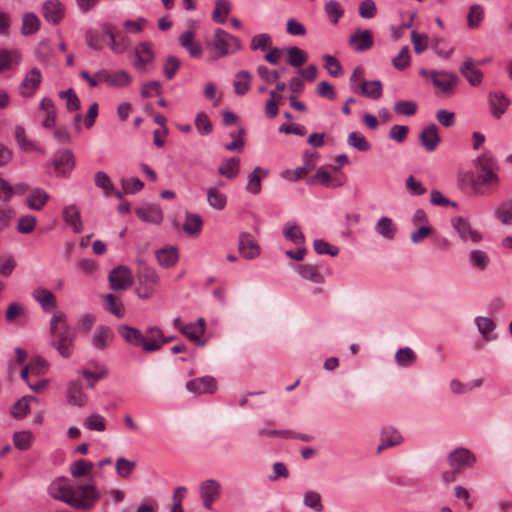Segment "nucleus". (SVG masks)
<instances>
[{"label":"nucleus","mask_w":512,"mask_h":512,"mask_svg":"<svg viewBox=\"0 0 512 512\" xmlns=\"http://www.w3.org/2000/svg\"><path fill=\"white\" fill-rule=\"evenodd\" d=\"M49 495L76 510H90L100 498L94 484H71L64 477L55 479L48 487Z\"/></svg>","instance_id":"obj_1"},{"label":"nucleus","mask_w":512,"mask_h":512,"mask_svg":"<svg viewBox=\"0 0 512 512\" xmlns=\"http://www.w3.org/2000/svg\"><path fill=\"white\" fill-rule=\"evenodd\" d=\"M478 169V176L475 178L471 174H465L459 178V184L463 190L469 188L474 194H483L482 185L495 186L500 182L497 174L499 165L491 153L485 152L475 160Z\"/></svg>","instance_id":"obj_2"},{"label":"nucleus","mask_w":512,"mask_h":512,"mask_svg":"<svg viewBox=\"0 0 512 512\" xmlns=\"http://www.w3.org/2000/svg\"><path fill=\"white\" fill-rule=\"evenodd\" d=\"M51 346L63 358H69L74 353V342L77 337L76 329L67 323V315L60 310L54 312L49 322Z\"/></svg>","instance_id":"obj_3"},{"label":"nucleus","mask_w":512,"mask_h":512,"mask_svg":"<svg viewBox=\"0 0 512 512\" xmlns=\"http://www.w3.org/2000/svg\"><path fill=\"white\" fill-rule=\"evenodd\" d=\"M136 263L137 287L135 289V293L141 299H148L159 287L160 278L155 269L149 266L143 258H137Z\"/></svg>","instance_id":"obj_4"},{"label":"nucleus","mask_w":512,"mask_h":512,"mask_svg":"<svg viewBox=\"0 0 512 512\" xmlns=\"http://www.w3.org/2000/svg\"><path fill=\"white\" fill-rule=\"evenodd\" d=\"M118 333L127 344L141 347L145 353L159 351V345L155 341H147L146 335L135 327L121 324L118 326Z\"/></svg>","instance_id":"obj_5"},{"label":"nucleus","mask_w":512,"mask_h":512,"mask_svg":"<svg viewBox=\"0 0 512 512\" xmlns=\"http://www.w3.org/2000/svg\"><path fill=\"white\" fill-rule=\"evenodd\" d=\"M211 45L217 50L218 57H224L241 49L240 40L221 28L215 30Z\"/></svg>","instance_id":"obj_6"},{"label":"nucleus","mask_w":512,"mask_h":512,"mask_svg":"<svg viewBox=\"0 0 512 512\" xmlns=\"http://www.w3.org/2000/svg\"><path fill=\"white\" fill-rule=\"evenodd\" d=\"M420 74L426 77H430L433 85L439 88L441 92L445 94H450L458 82V77L456 74L448 71H428L421 69Z\"/></svg>","instance_id":"obj_7"},{"label":"nucleus","mask_w":512,"mask_h":512,"mask_svg":"<svg viewBox=\"0 0 512 512\" xmlns=\"http://www.w3.org/2000/svg\"><path fill=\"white\" fill-rule=\"evenodd\" d=\"M108 280L110 288L119 291L130 288L134 282V277L129 267L119 265L110 271Z\"/></svg>","instance_id":"obj_8"},{"label":"nucleus","mask_w":512,"mask_h":512,"mask_svg":"<svg viewBox=\"0 0 512 512\" xmlns=\"http://www.w3.org/2000/svg\"><path fill=\"white\" fill-rule=\"evenodd\" d=\"M96 78L113 88L127 87L132 82L131 75L125 70L109 71L107 69H100L96 72Z\"/></svg>","instance_id":"obj_9"},{"label":"nucleus","mask_w":512,"mask_h":512,"mask_svg":"<svg viewBox=\"0 0 512 512\" xmlns=\"http://www.w3.org/2000/svg\"><path fill=\"white\" fill-rule=\"evenodd\" d=\"M447 461L451 468L460 470L462 468L472 467L476 462V457L467 448L460 447L449 453Z\"/></svg>","instance_id":"obj_10"},{"label":"nucleus","mask_w":512,"mask_h":512,"mask_svg":"<svg viewBox=\"0 0 512 512\" xmlns=\"http://www.w3.org/2000/svg\"><path fill=\"white\" fill-rule=\"evenodd\" d=\"M199 492L203 506L211 510L213 503L220 497L221 484L215 479H207L200 484Z\"/></svg>","instance_id":"obj_11"},{"label":"nucleus","mask_w":512,"mask_h":512,"mask_svg":"<svg viewBox=\"0 0 512 512\" xmlns=\"http://www.w3.org/2000/svg\"><path fill=\"white\" fill-rule=\"evenodd\" d=\"M42 82V73L40 69L34 67L24 76L20 86L19 93L25 98L32 97L38 90Z\"/></svg>","instance_id":"obj_12"},{"label":"nucleus","mask_w":512,"mask_h":512,"mask_svg":"<svg viewBox=\"0 0 512 512\" xmlns=\"http://www.w3.org/2000/svg\"><path fill=\"white\" fill-rule=\"evenodd\" d=\"M452 226L464 242L478 243L482 240V235L463 217L453 218Z\"/></svg>","instance_id":"obj_13"},{"label":"nucleus","mask_w":512,"mask_h":512,"mask_svg":"<svg viewBox=\"0 0 512 512\" xmlns=\"http://www.w3.org/2000/svg\"><path fill=\"white\" fill-rule=\"evenodd\" d=\"M186 389L194 395L213 394L217 390V381L212 376L195 378L186 383Z\"/></svg>","instance_id":"obj_14"},{"label":"nucleus","mask_w":512,"mask_h":512,"mask_svg":"<svg viewBox=\"0 0 512 512\" xmlns=\"http://www.w3.org/2000/svg\"><path fill=\"white\" fill-rule=\"evenodd\" d=\"M373 36L369 30L356 29L348 39V44L356 52H365L373 46Z\"/></svg>","instance_id":"obj_15"},{"label":"nucleus","mask_w":512,"mask_h":512,"mask_svg":"<svg viewBox=\"0 0 512 512\" xmlns=\"http://www.w3.org/2000/svg\"><path fill=\"white\" fill-rule=\"evenodd\" d=\"M42 14L53 25L59 24L65 15V7L60 0H47L43 3Z\"/></svg>","instance_id":"obj_16"},{"label":"nucleus","mask_w":512,"mask_h":512,"mask_svg":"<svg viewBox=\"0 0 512 512\" xmlns=\"http://www.w3.org/2000/svg\"><path fill=\"white\" fill-rule=\"evenodd\" d=\"M238 249L241 256L248 260L258 257L261 253L260 246L254 237L247 232H242L240 234Z\"/></svg>","instance_id":"obj_17"},{"label":"nucleus","mask_w":512,"mask_h":512,"mask_svg":"<svg viewBox=\"0 0 512 512\" xmlns=\"http://www.w3.org/2000/svg\"><path fill=\"white\" fill-rule=\"evenodd\" d=\"M487 98L490 112L496 119H500L511 104L503 92H489Z\"/></svg>","instance_id":"obj_18"},{"label":"nucleus","mask_w":512,"mask_h":512,"mask_svg":"<svg viewBox=\"0 0 512 512\" xmlns=\"http://www.w3.org/2000/svg\"><path fill=\"white\" fill-rule=\"evenodd\" d=\"M135 57L136 60L133 65L138 70H144L147 65L153 63L154 52L151 44L149 42H141L138 44L135 48Z\"/></svg>","instance_id":"obj_19"},{"label":"nucleus","mask_w":512,"mask_h":512,"mask_svg":"<svg viewBox=\"0 0 512 512\" xmlns=\"http://www.w3.org/2000/svg\"><path fill=\"white\" fill-rule=\"evenodd\" d=\"M114 339V333L112 329L106 325H100L97 327L92 339L91 344L93 348L97 350H105Z\"/></svg>","instance_id":"obj_20"},{"label":"nucleus","mask_w":512,"mask_h":512,"mask_svg":"<svg viewBox=\"0 0 512 512\" xmlns=\"http://www.w3.org/2000/svg\"><path fill=\"white\" fill-rule=\"evenodd\" d=\"M460 73L471 86H479L483 81V73L474 65L472 58L468 57L459 68Z\"/></svg>","instance_id":"obj_21"},{"label":"nucleus","mask_w":512,"mask_h":512,"mask_svg":"<svg viewBox=\"0 0 512 512\" xmlns=\"http://www.w3.org/2000/svg\"><path fill=\"white\" fill-rule=\"evenodd\" d=\"M33 299L39 303L46 313L56 309L57 302L54 294L45 288L38 287L32 292Z\"/></svg>","instance_id":"obj_22"},{"label":"nucleus","mask_w":512,"mask_h":512,"mask_svg":"<svg viewBox=\"0 0 512 512\" xmlns=\"http://www.w3.org/2000/svg\"><path fill=\"white\" fill-rule=\"evenodd\" d=\"M181 333L196 343L198 346H203L205 341L201 340L205 333V320L199 318L195 323H189L181 328Z\"/></svg>","instance_id":"obj_23"},{"label":"nucleus","mask_w":512,"mask_h":512,"mask_svg":"<svg viewBox=\"0 0 512 512\" xmlns=\"http://www.w3.org/2000/svg\"><path fill=\"white\" fill-rule=\"evenodd\" d=\"M180 45L188 51L191 57L200 58L202 56V46L199 42L195 41V33L191 30H187L180 34L179 38Z\"/></svg>","instance_id":"obj_24"},{"label":"nucleus","mask_w":512,"mask_h":512,"mask_svg":"<svg viewBox=\"0 0 512 512\" xmlns=\"http://www.w3.org/2000/svg\"><path fill=\"white\" fill-rule=\"evenodd\" d=\"M53 166L63 175L70 173L75 166V160L72 151L66 149L57 153L54 157Z\"/></svg>","instance_id":"obj_25"},{"label":"nucleus","mask_w":512,"mask_h":512,"mask_svg":"<svg viewBox=\"0 0 512 512\" xmlns=\"http://www.w3.org/2000/svg\"><path fill=\"white\" fill-rule=\"evenodd\" d=\"M66 397L69 404L78 407L84 406L88 401L80 381H72L68 384Z\"/></svg>","instance_id":"obj_26"},{"label":"nucleus","mask_w":512,"mask_h":512,"mask_svg":"<svg viewBox=\"0 0 512 512\" xmlns=\"http://www.w3.org/2000/svg\"><path fill=\"white\" fill-rule=\"evenodd\" d=\"M420 141L428 152L435 151L440 142L437 125L430 124L426 126L420 134Z\"/></svg>","instance_id":"obj_27"},{"label":"nucleus","mask_w":512,"mask_h":512,"mask_svg":"<svg viewBox=\"0 0 512 512\" xmlns=\"http://www.w3.org/2000/svg\"><path fill=\"white\" fill-rule=\"evenodd\" d=\"M358 91L369 99L377 100L382 96V82L380 80H363L357 87V92Z\"/></svg>","instance_id":"obj_28"},{"label":"nucleus","mask_w":512,"mask_h":512,"mask_svg":"<svg viewBox=\"0 0 512 512\" xmlns=\"http://www.w3.org/2000/svg\"><path fill=\"white\" fill-rule=\"evenodd\" d=\"M269 172L267 169H263L261 167H255L253 171L248 176V182L246 185V190L253 194L257 195L261 192L262 184L261 181L263 178L268 176Z\"/></svg>","instance_id":"obj_29"},{"label":"nucleus","mask_w":512,"mask_h":512,"mask_svg":"<svg viewBox=\"0 0 512 512\" xmlns=\"http://www.w3.org/2000/svg\"><path fill=\"white\" fill-rule=\"evenodd\" d=\"M48 200L49 195L46 191L41 188H34L29 192L25 203L30 209L40 211Z\"/></svg>","instance_id":"obj_30"},{"label":"nucleus","mask_w":512,"mask_h":512,"mask_svg":"<svg viewBox=\"0 0 512 512\" xmlns=\"http://www.w3.org/2000/svg\"><path fill=\"white\" fill-rule=\"evenodd\" d=\"M63 220L73 228L75 233L83 230V224L80 218V211L75 205H69L63 208Z\"/></svg>","instance_id":"obj_31"},{"label":"nucleus","mask_w":512,"mask_h":512,"mask_svg":"<svg viewBox=\"0 0 512 512\" xmlns=\"http://www.w3.org/2000/svg\"><path fill=\"white\" fill-rule=\"evenodd\" d=\"M403 438L400 433L392 427H386L381 432V443L377 447V452L380 453L386 448L396 446L402 442Z\"/></svg>","instance_id":"obj_32"},{"label":"nucleus","mask_w":512,"mask_h":512,"mask_svg":"<svg viewBox=\"0 0 512 512\" xmlns=\"http://www.w3.org/2000/svg\"><path fill=\"white\" fill-rule=\"evenodd\" d=\"M136 215L144 222L151 224H160L163 220L161 209L155 205H148L147 207L139 208L136 210Z\"/></svg>","instance_id":"obj_33"},{"label":"nucleus","mask_w":512,"mask_h":512,"mask_svg":"<svg viewBox=\"0 0 512 512\" xmlns=\"http://www.w3.org/2000/svg\"><path fill=\"white\" fill-rule=\"evenodd\" d=\"M156 258L161 266L171 268L178 261V250L175 246L161 248L156 251Z\"/></svg>","instance_id":"obj_34"},{"label":"nucleus","mask_w":512,"mask_h":512,"mask_svg":"<svg viewBox=\"0 0 512 512\" xmlns=\"http://www.w3.org/2000/svg\"><path fill=\"white\" fill-rule=\"evenodd\" d=\"M320 267L314 264H303L297 267L299 275L308 281L316 284L324 283V276L319 271Z\"/></svg>","instance_id":"obj_35"},{"label":"nucleus","mask_w":512,"mask_h":512,"mask_svg":"<svg viewBox=\"0 0 512 512\" xmlns=\"http://www.w3.org/2000/svg\"><path fill=\"white\" fill-rule=\"evenodd\" d=\"M252 76L249 71L241 70L235 74L233 81L234 93L239 96L245 95L251 86Z\"/></svg>","instance_id":"obj_36"},{"label":"nucleus","mask_w":512,"mask_h":512,"mask_svg":"<svg viewBox=\"0 0 512 512\" xmlns=\"http://www.w3.org/2000/svg\"><path fill=\"white\" fill-rule=\"evenodd\" d=\"M31 402H38V398L30 395L23 396L11 408V415L16 419H23L30 411Z\"/></svg>","instance_id":"obj_37"},{"label":"nucleus","mask_w":512,"mask_h":512,"mask_svg":"<svg viewBox=\"0 0 512 512\" xmlns=\"http://www.w3.org/2000/svg\"><path fill=\"white\" fill-rule=\"evenodd\" d=\"M40 109L45 112V118L42 120V126L51 128L56 122V109L52 99L44 97L40 102Z\"/></svg>","instance_id":"obj_38"},{"label":"nucleus","mask_w":512,"mask_h":512,"mask_svg":"<svg viewBox=\"0 0 512 512\" xmlns=\"http://www.w3.org/2000/svg\"><path fill=\"white\" fill-rule=\"evenodd\" d=\"M284 237L295 245H304L305 236L295 222H286L283 228Z\"/></svg>","instance_id":"obj_39"},{"label":"nucleus","mask_w":512,"mask_h":512,"mask_svg":"<svg viewBox=\"0 0 512 512\" xmlns=\"http://www.w3.org/2000/svg\"><path fill=\"white\" fill-rule=\"evenodd\" d=\"M41 21L34 13H25L22 17L21 33L24 36L33 35L39 31Z\"/></svg>","instance_id":"obj_40"},{"label":"nucleus","mask_w":512,"mask_h":512,"mask_svg":"<svg viewBox=\"0 0 512 512\" xmlns=\"http://www.w3.org/2000/svg\"><path fill=\"white\" fill-rule=\"evenodd\" d=\"M207 202L212 208L223 210L226 207L227 198L218 188L210 187L207 190Z\"/></svg>","instance_id":"obj_41"},{"label":"nucleus","mask_w":512,"mask_h":512,"mask_svg":"<svg viewBox=\"0 0 512 512\" xmlns=\"http://www.w3.org/2000/svg\"><path fill=\"white\" fill-rule=\"evenodd\" d=\"M375 230L382 237L389 240L393 239L396 233V227L388 217H381L375 226Z\"/></svg>","instance_id":"obj_42"},{"label":"nucleus","mask_w":512,"mask_h":512,"mask_svg":"<svg viewBox=\"0 0 512 512\" xmlns=\"http://www.w3.org/2000/svg\"><path fill=\"white\" fill-rule=\"evenodd\" d=\"M15 139L19 148L25 152L37 150L36 144L27 137L25 128L23 126L15 127Z\"/></svg>","instance_id":"obj_43"},{"label":"nucleus","mask_w":512,"mask_h":512,"mask_svg":"<svg viewBox=\"0 0 512 512\" xmlns=\"http://www.w3.org/2000/svg\"><path fill=\"white\" fill-rule=\"evenodd\" d=\"M231 4L228 0H216L215 8L212 12V19L216 23L223 24L226 21L227 15L230 13Z\"/></svg>","instance_id":"obj_44"},{"label":"nucleus","mask_w":512,"mask_h":512,"mask_svg":"<svg viewBox=\"0 0 512 512\" xmlns=\"http://www.w3.org/2000/svg\"><path fill=\"white\" fill-rule=\"evenodd\" d=\"M496 218L504 225H512V199L503 201L495 211Z\"/></svg>","instance_id":"obj_45"},{"label":"nucleus","mask_w":512,"mask_h":512,"mask_svg":"<svg viewBox=\"0 0 512 512\" xmlns=\"http://www.w3.org/2000/svg\"><path fill=\"white\" fill-rule=\"evenodd\" d=\"M240 161L236 158L227 159L218 168V173L228 179L235 178L239 173Z\"/></svg>","instance_id":"obj_46"},{"label":"nucleus","mask_w":512,"mask_h":512,"mask_svg":"<svg viewBox=\"0 0 512 512\" xmlns=\"http://www.w3.org/2000/svg\"><path fill=\"white\" fill-rule=\"evenodd\" d=\"M286 53L288 55L287 63L292 67H300L307 60V54L299 47H288Z\"/></svg>","instance_id":"obj_47"},{"label":"nucleus","mask_w":512,"mask_h":512,"mask_svg":"<svg viewBox=\"0 0 512 512\" xmlns=\"http://www.w3.org/2000/svg\"><path fill=\"white\" fill-rule=\"evenodd\" d=\"M395 361L401 367H410L416 361V354L410 347L401 348L395 354Z\"/></svg>","instance_id":"obj_48"},{"label":"nucleus","mask_w":512,"mask_h":512,"mask_svg":"<svg viewBox=\"0 0 512 512\" xmlns=\"http://www.w3.org/2000/svg\"><path fill=\"white\" fill-rule=\"evenodd\" d=\"M33 434L30 431L23 430L13 434V444L15 448L25 451L31 447Z\"/></svg>","instance_id":"obj_49"},{"label":"nucleus","mask_w":512,"mask_h":512,"mask_svg":"<svg viewBox=\"0 0 512 512\" xmlns=\"http://www.w3.org/2000/svg\"><path fill=\"white\" fill-rule=\"evenodd\" d=\"M203 225V220L198 214H187L185 223L183 224V230L189 234H198Z\"/></svg>","instance_id":"obj_50"},{"label":"nucleus","mask_w":512,"mask_h":512,"mask_svg":"<svg viewBox=\"0 0 512 512\" xmlns=\"http://www.w3.org/2000/svg\"><path fill=\"white\" fill-rule=\"evenodd\" d=\"M316 182H319L321 185L326 187H339L342 185L341 182L334 183L331 179L330 174L321 168L318 169L314 176L306 180V183L308 185H314Z\"/></svg>","instance_id":"obj_51"},{"label":"nucleus","mask_w":512,"mask_h":512,"mask_svg":"<svg viewBox=\"0 0 512 512\" xmlns=\"http://www.w3.org/2000/svg\"><path fill=\"white\" fill-rule=\"evenodd\" d=\"M484 18V9L479 4H474L469 8L467 15V25L469 28H477L480 26Z\"/></svg>","instance_id":"obj_52"},{"label":"nucleus","mask_w":512,"mask_h":512,"mask_svg":"<svg viewBox=\"0 0 512 512\" xmlns=\"http://www.w3.org/2000/svg\"><path fill=\"white\" fill-rule=\"evenodd\" d=\"M347 143L355 149L363 152L368 151L371 148V145L365 136L357 131H353L348 135Z\"/></svg>","instance_id":"obj_53"},{"label":"nucleus","mask_w":512,"mask_h":512,"mask_svg":"<svg viewBox=\"0 0 512 512\" xmlns=\"http://www.w3.org/2000/svg\"><path fill=\"white\" fill-rule=\"evenodd\" d=\"M323 66L332 77H339L343 74L340 62L332 55L326 54L323 56Z\"/></svg>","instance_id":"obj_54"},{"label":"nucleus","mask_w":512,"mask_h":512,"mask_svg":"<svg viewBox=\"0 0 512 512\" xmlns=\"http://www.w3.org/2000/svg\"><path fill=\"white\" fill-rule=\"evenodd\" d=\"M106 310L115 315L117 318H122L125 314L123 303L113 294H107Z\"/></svg>","instance_id":"obj_55"},{"label":"nucleus","mask_w":512,"mask_h":512,"mask_svg":"<svg viewBox=\"0 0 512 512\" xmlns=\"http://www.w3.org/2000/svg\"><path fill=\"white\" fill-rule=\"evenodd\" d=\"M325 12L333 24H337L344 15V10L336 0H329L325 4Z\"/></svg>","instance_id":"obj_56"},{"label":"nucleus","mask_w":512,"mask_h":512,"mask_svg":"<svg viewBox=\"0 0 512 512\" xmlns=\"http://www.w3.org/2000/svg\"><path fill=\"white\" fill-rule=\"evenodd\" d=\"M20 56L16 51L0 50V72L10 69L15 62L18 64Z\"/></svg>","instance_id":"obj_57"},{"label":"nucleus","mask_w":512,"mask_h":512,"mask_svg":"<svg viewBox=\"0 0 512 512\" xmlns=\"http://www.w3.org/2000/svg\"><path fill=\"white\" fill-rule=\"evenodd\" d=\"M393 108L398 115L412 116L417 111V104L412 100H400L395 102Z\"/></svg>","instance_id":"obj_58"},{"label":"nucleus","mask_w":512,"mask_h":512,"mask_svg":"<svg viewBox=\"0 0 512 512\" xmlns=\"http://www.w3.org/2000/svg\"><path fill=\"white\" fill-rule=\"evenodd\" d=\"M36 217L31 214H26L18 219L17 231L21 234H29L36 227Z\"/></svg>","instance_id":"obj_59"},{"label":"nucleus","mask_w":512,"mask_h":512,"mask_svg":"<svg viewBox=\"0 0 512 512\" xmlns=\"http://www.w3.org/2000/svg\"><path fill=\"white\" fill-rule=\"evenodd\" d=\"M135 466V462L119 457L115 465L117 475L121 478H128L134 471Z\"/></svg>","instance_id":"obj_60"},{"label":"nucleus","mask_w":512,"mask_h":512,"mask_svg":"<svg viewBox=\"0 0 512 512\" xmlns=\"http://www.w3.org/2000/svg\"><path fill=\"white\" fill-rule=\"evenodd\" d=\"M84 427L88 430L103 432L106 429L105 419L100 414H91L85 419Z\"/></svg>","instance_id":"obj_61"},{"label":"nucleus","mask_w":512,"mask_h":512,"mask_svg":"<svg viewBox=\"0 0 512 512\" xmlns=\"http://www.w3.org/2000/svg\"><path fill=\"white\" fill-rule=\"evenodd\" d=\"M59 97L66 99V107L68 111H77L81 107L80 99L72 88L59 93Z\"/></svg>","instance_id":"obj_62"},{"label":"nucleus","mask_w":512,"mask_h":512,"mask_svg":"<svg viewBox=\"0 0 512 512\" xmlns=\"http://www.w3.org/2000/svg\"><path fill=\"white\" fill-rule=\"evenodd\" d=\"M181 66L180 60L173 55H169L164 63L163 73L168 80H171L176 75L178 69Z\"/></svg>","instance_id":"obj_63"},{"label":"nucleus","mask_w":512,"mask_h":512,"mask_svg":"<svg viewBox=\"0 0 512 512\" xmlns=\"http://www.w3.org/2000/svg\"><path fill=\"white\" fill-rule=\"evenodd\" d=\"M93 467L91 462L84 459H79L73 462L70 466V473L73 477L79 478L86 475Z\"/></svg>","instance_id":"obj_64"}]
</instances>
